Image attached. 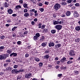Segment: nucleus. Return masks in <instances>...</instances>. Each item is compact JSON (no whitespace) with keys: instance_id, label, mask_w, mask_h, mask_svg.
<instances>
[{"instance_id":"57","label":"nucleus","mask_w":80,"mask_h":80,"mask_svg":"<svg viewBox=\"0 0 80 80\" xmlns=\"http://www.w3.org/2000/svg\"><path fill=\"white\" fill-rule=\"evenodd\" d=\"M68 64H69V63H71V61H69L67 63Z\"/></svg>"},{"instance_id":"42","label":"nucleus","mask_w":80,"mask_h":80,"mask_svg":"<svg viewBox=\"0 0 80 80\" xmlns=\"http://www.w3.org/2000/svg\"><path fill=\"white\" fill-rule=\"evenodd\" d=\"M40 11H41V12H42L43 11H44V9L43 8H41L40 9Z\"/></svg>"},{"instance_id":"22","label":"nucleus","mask_w":80,"mask_h":80,"mask_svg":"<svg viewBox=\"0 0 80 80\" xmlns=\"http://www.w3.org/2000/svg\"><path fill=\"white\" fill-rule=\"evenodd\" d=\"M36 37H37L38 38V37H40V34L39 33H37L36 34Z\"/></svg>"},{"instance_id":"40","label":"nucleus","mask_w":80,"mask_h":80,"mask_svg":"<svg viewBox=\"0 0 80 80\" xmlns=\"http://www.w3.org/2000/svg\"><path fill=\"white\" fill-rule=\"evenodd\" d=\"M31 24L32 25H35V22H34V21H32L31 22Z\"/></svg>"},{"instance_id":"46","label":"nucleus","mask_w":80,"mask_h":80,"mask_svg":"<svg viewBox=\"0 0 80 80\" xmlns=\"http://www.w3.org/2000/svg\"><path fill=\"white\" fill-rule=\"evenodd\" d=\"M43 5V4L42 3H39V6H40V7H42Z\"/></svg>"},{"instance_id":"61","label":"nucleus","mask_w":80,"mask_h":80,"mask_svg":"<svg viewBox=\"0 0 80 80\" xmlns=\"http://www.w3.org/2000/svg\"><path fill=\"white\" fill-rule=\"evenodd\" d=\"M38 15V13H36V14H35L34 16L35 17H37Z\"/></svg>"},{"instance_id":"31","label":"nucleus","mask_w":80,"mask_h":80,"mask_svg":"<svg viewBox=\"0 0 80 80\" xmlns=\"http://www.w3.org/2000/svg\"><path fill=\"white\" fill-rule=\"evenodd\" d=\"M17 43L18 45H20L22 43V42L20 41H19L17 42Z\"/></svg>"},{"instance_id":"17","label":"nucleus","mask_w":80,"mask_h":80,"mask_svg":"<svg viewBox=\"0 0 80 80\" xmlns=\"http://www.w3.org/2000/svg\"><path fill=\"white\" fill-rule=\"evenodd\" d=\"M42 47H45V46H47V42H43L41 45Z\"/></svg>"},{"instance_id":"55","label":"nucleus","mask_w":80,"mask_h":80,"mask_svg":"<svg viewBox=\"0 0 80 80\" xmlns=\"http://www.w3.org/2000/svg\"><path fill=\"white\" fill-rule=\"evenodd\" d=\"M44 39V38H41L40 39V41H43V39Z\"/></svg>"},{"instance_id":"4","label":"nucleus","mask_w":80,"mask_h":80,"mask_svg":"<svg viewBox=\"0 0 80 80\" xmlns=\"http://www.w3.org/2000/svg\"><path fill=\"white\" fill-rule=\"evenodd\" d=\"M30 77H32V74L31 73H27L25 75V78L28 79L30 78Z\"/></svg>"},{"instance_id":"6","label":"nucleus","mask_w":80,"mask_h":80,"mask_svg":"<svg viewBox=\"0 0 80 80\" xmlns=\"http://www.w3.org/2000/svg\"><path fill=\"white\" fill-rule=\"evenodd\" d=\"M74 17H78V12H75L73 13Z\"/></svg>"},{"instance_id":"34","label":"nucleus","mask_w":80,"mask_h":80,"mask_svg":"<svg viewBox=\"0 0 80 80\" xmlns=\"http://www.w3.org/2000/svg\"><path fill=\"white\" fill-rule=\"evenodd\" d=\"M49 50H46V51H45V53H49Z\"/></svg>"},{"instance_id":"28","label":"nucleus","mask_w":80,"mask_h":80,"mask_svg":"<svg viewBox=\"0 0 80 80\" xmlns=\"http://www.w3.org/2000/svg\"><path fill=\"white\" fill-rule=\"evenodd\" d=\"M35 60L36 62H38L40 60V59L39 58H35Z\"/></svg>"},{"instance_id":"38","label":"nucleus","mask_w":80,"mask_h":80,"mask_svg":"<svg viewBox=\"0 0 80 80\" xmlns=\"http://www.w3.org/2000/svg\"><path fill=\"white\" fill-rule=\"evenodd\" d=\"M1 39H4L5 38V36H2L1 37Z\"/></svg>"},{"instance_id":"10","label":"nucleus","mask_w":80,"mask_h":80,"mask_svg":"<svg viewBox=\"0 0 80 80\" xmlns=\"http://www.w3.org/2000/svg\"><path fill=\"white\" fill-rule=\"evenodd\" d=\"M8 12L9 14H12L13 13V11L11 9H8Z\"/></svg>"},{"instance_id":"3","label":"nucleus","mask_w":80,"mask_h":80,"mask_svg":"<svg viewBox=\"0 0 80 80\" xmlns=\"http://www.w3.org/2000/svg\"><path fill=\"white\" fill-rule=\"evenodd\" d=\"M62 26L61 25H57L55 26V28H56L58 30H60L62 29Z\"/></svg>"},{"instance_id":"21","label":"nucleus","mask_w":80,"mask_h":80,"mask_svg":"<svg viewBox=\"0 0 80 80\" xmlns=\"http://www.w3.org/2000/svg\"><path fill=\"white\" fill-rule=\"evenodd\" d=\"M61 5H67V3L65 2H63L61 3Z\"/></svg>"},{"instance_id":"60","label":"nucleus","mask_w":80,"mask_h":80,"mask_svg":"<svg viewBox=\"0 0 80 80\" xmlns=\"http://www.w3.org/2000/svg\"><path fill=\"white\" fill-rule=\"evenodd\" d=\"M24 35H26L27 34V31H25L24 32Z\"/></svg>"},{"instance_id":"25","label":"nucleus","mask_w":80,"mask_h":80,"mask_svg":"<svg viewBox=\"0 0 80 80\" xmlns=\"http://www.w3.org/2000/svg\"><path fill=\"white\" fill-rule=\"evenodd\" d=\"M48 58H49L48 55H46V56L44 57V58H46V59H48Z\"/></svg>"},{"instance_id":"8","label":"nucleus","mask_w":80,"mask_h":80,"mask_svg":"<svg viewBox=\"0 0 80 80\" xmlns=\"http://www.w3.org/2000/svg\"><path fill=\"white\" fill-rule=\"evenodd\" d=\"M17 55V53H15L14 52L12 53L10 55V57H12V56H13V57H16Z\"/></svg>"},{"instance_id":"16","label":"nucleus","mask_w":80,"mask_h":80,"mask_svg":"<svg viewBox=\"0 0 80 80\" xmlns=\"http://www.w3.org/2000/svg\"><path fill=\"white\" fill-rule=\"evenodd\" d=\"M27 6H28V5L27 3H25L23 4V6L25 8H28Z\"/></svg>"},{"instance_id":"32","label":"nucleus","mask_w":80,"mask_h":80,"mask_svg":"<svg viewBox=\"0 0 80 80\" xmlns=\"http://www.w3.org/2000/svg\"><path fill=\"white\" fill-rule=\"evenodd\" d=\"M80 6V4L78 3H76L75 4V6H76V7H78Z\"/></svg>"},{"instance_id":"54","label":"nucleus","mask_w":80,"mask_h":80,"mask_svg":"<svg viewBox=\"0 0 80 80\" xmlns=\"http://www.w3.org/2000/svg\"><path fill=\"white\" fill-rule=\"evenodd\" d=\"M37 20H38V19L37 18H36L34 19V22H37Z\"/></svg>"},{"instance_id":"5","label":"nucleus","mask_w":80,"mask_h":80,"mask_svg":"<svg viewBox=\"0 0 80 80\" xmlns=\"http://www.w3.org/2000/svg\"><path fill=\"white\" fill-rule=\"evenodd\" d=\"M74 52L73 50L69 52V55H70L72 57H73V56H75V53H74Z\"/></svg>"},{"instance_id":"59","label":"nucleus","mask_w":80,"mask_h":80,"mask_svg":"<svg viewBox=\"0 0 80 80\" xmlns=\"http://www.w3.org/2000/svg\"><path fill=\"white\" fill-rule=\"evenodd\" d=\"M6 62H10V60L9 59L6 61Z\"/></svg>"},{"instance_id":"53","label":"nucleus","mask_w":80,"mask_h":80,"mask_svg":"<svg viewBox=\"0 0 80 80\" xmlns=\"http://www.w3.org/2000/svg\"><path fill=\"white\" fill-rule=\"evenodd\" d=\"M17 15V14H13L12 15V16H13V17H16Z\"/></svg>"},{"instance_id":"27","label":"nucleus","mask_w":80,"mask_h":80,"mask_svg":"<svg viewBox=\"0 0 80 80\" xmlns=\"http://www.w3.org/2000/svg\"><path fill=\"white\" fill-rule=\"evenodd\" d=\"M73 1V0H68L67 1V2L68 3H72V2Z\"/></svg>"},{"instance_id":"23","label":"nucleus","mask_w":80,"mask_h":80,"mask_svg":"<svg viewBox=\"0 0 80 80\" xmlns=\"http://www.w3.org/2000/svg\"><path fill=\"white\" fill-rule=\"evenodd\" d=\"M51 32L52 33L54 34L56 32V31L55 30H51Z\"/></svg>"},{"instance_id":"19","label":"nucleus","mask_w":80,"mask_h":80,"mask_svg":"<svg viewBox=\"0 0 80 80\" xmlns=\"http://www.w3.org/2000/svg\"><path fill=\"white\" fill-rule=\"evenodd\" d=\"M66 60V58H63L61 60V62H65V60Z\"/></svg>"},{"instance_id":"26","label":"nucleus","mask_w":80,"mask_h":80,"mask_svg":"<svg viewBox=\"0 0 80 80\" xmlns=\"http://www.w3.org/2000/svg\"><path fill=\"white\" fill-rule=\"evenodd\" d=\"M42 24L41 23H39L38 24L39 28H42V27L41 26H42Z\"/></svg>"},{"instance_id":"62","label":"nucleus","mask_w":80,"mask_h":80,"mask_svg":"<svg viewBox=\"0 0 80 80\" xmlns=\"http://www.w3.org/2000/svg\"><path fill=\"white\" fill-rule=\"evenodd\" d=\"M24 72V69H21L20 70V72Z\"/></svg>"},{"instance_id":"50","label":"nucleus","mask_w":80,"mask_h":80,"mask_svg":"<svg viewBox=\"0 0 80 80\" xmlns=\"http://www.w3.org/2000/svg\"><path fill=\"white\" fill-rule=\"evenodd\" d=\"M21 77H20V76L18 77V78H17V80H20L21 79Z\"/></svg>"},{"instance_id":"9","label":"nucleus","mask_w":80,"mask_h":80,"mask_svg":"<svg viewBox=\"0 0 80 80\" xmlns=\"http://www.w3.org/2000/svg\"><path fill=\"white\" fill-rule=\"evenodd\" d=\"M61 45H61L60 44H57L55 45V48H60V47H61Z\"/></svg>"},{"instance_id":"63","label":"nucleus","mask_w":80,"mask_h":80,"mask_svg":"<svg viewBox=\"0 0 80 80\" xmlns=\"http://www.w3.org/2000/svg\"><path fill=\"white\" fill-rule=\"evenodd\" d=\"M6 27H9L10 26V25L8 24H6Z\"/></svg>"},{"instance_id":"39","label":"nucleus","mask_w":80,"mask_h":80,"mask_svg":"<svg viewBox=\"0 0 80 80\" xmlns=\"http://www.w3.org/2000/svg\"><path fill=\"white\" fill-rule=\"evenodd\" d=\"M18 67V65H15L13 67L14 68H17Z\"/></svg>"},{"instance_id":"24","label":"nucleus","mask_w":80,"mask_h":80,"mask_svg":"<svg viewBox=\"0 0 80 80\" xmlns=\"http://www.w3.org/2000/svg\"><path fill=\"white\" fill-rule=\"evenodd\" d=\"M34 40H38V38L37 37H36V36H34Z\"/></svg>"},{"instance_id":"51","label":"nucleus","mask_w":80,"mask_h":80,"mask_svg":"<svg viewBox=\"0 0 80 80\" xmlns=\"http://www.w3.org/2000/svg\"><path fill=\"white\" fill-rule=\"evenodd\" d=\"M79 38H77V39L75 40V41H77L76 42H79Z\"/></svg>"},{"instance_id":"20","label":"nucleus","mask_w":80,"mask_h":80,"mask_svg":"<svg viewBox=\"0 0 80 80\" xmlns=\"http://www.w3.org/2000/svg\"><path fill=\"white\" fill-rule=\"evenodd\" d=\"M24 16L26 17H28V16H29V14L28 13H25L24 14Z\"/></svg>"},{"instance_id":"52","label":"nucleus","mask_w":80,"mask_h":80,"mask_svg":"<svg viewBox=\"0 0 80 80\" xmlns=\"http://www.w3.org/2000/svg\"><path fill=\"white\" fill-rule=\"evenodd\" d=\"M7 65H8V63H6V64H4V67H7Z\"/></svg>"},{"instance_id":"43","label":"nucleus","mask_w":80,"mask_h":80,"mask_svg":"<svg viewBox=\"0 0 80 80\" xmlns=\"http://www.w3.org/2000/svg\"><path fill=\"white\" fill-rule=\"evenodd\" d=\"M39 66H42V65H43V63L42 62L39 63Z\"/></svg>"},{"instance_id":"56","label":"nucleus","mask_w":80,"mask_h":80,"mask_svg":"<svg viewBox=\"0 0 80 80\" xmlns=\"http://www.w3.org/2000/svg\"><path fill=\"white\" fill-rule=\"evenodd\" d=\"M18 72V70L17 69H15L14 73H17Z\"/></svg>"},{"instance_id":"36","label":"nucleus","mask_w":80,"mask_h":80,"mask_svg":"<svg viewBox=\"0 0 80 80\" xmlns=\"http://www.w3.org/2000/svg\"><path fill=\"white\" fill-rule=\"evenodd\" d=\"M8 70H9V71H11L12 70V68L9 67L8 68Z\"/></svg>"},{"instance_id":"11","label":"nucleus","mask_w":80,"mask_h":80,"mask_svg":"<svg viewBox=\"0 0 80 80\" xmlns=\"http://www.w3.org/2000/svg\"><path fill=\"white\" fill-rule=\"evenodd\" d=\"M66 15L67 16H70L71 15V12L70 11H68L66 12Z\"/></svg>"},{"instance_id":"15","label":"nucleus","mask_w":80,"mask_h":80,"mask_svg":"<svg viewBox=\"0 0 80 80\" xmlns=\"http://www.w3.org/2000/svg\"><path fill=\"white\" fill-rule=\"evenodd\" d=\"M75 29L76 30H77V31H78V30H80V26H78L76 27L75 28Z\"/></svg>"},{"instance_id":"14","label":"nucleus","mask_w":80,"mask_h":80,"mask_svg":"<svg viewBox=\"0 0 80 80\" xmlns=\"http://www.w3.org/2000/svg\"><path fill=\"white\" fill-rule=\"evenodd\" d=\"M4 57V59L7 58V57H9V54H3Z\"/></svg>"},{"instance_id":"2","label":"nucleus","mask_w":80,"mask_h":80,"mask_svg":"<svg viewBox=\"0 0 80 80\" xmlns=\"http://www.w3.org/2000/svg\"><path fill=\"white\" fill-rule=\"evenodd\" d=\"M58 20H59V19H58L57 21H54V25H57V24H62V23H63V21H59Z\"/></svg>"},{"instance_id":"48","label":"nucleus","mask_w":80,"mask_h":80,"mask_svg":"<svg viewBox=\"0 0 80 80\" xmlns=\"http://www.w3.org/2000/svg\"><path fill=\"white\" fill-rule=\"evenodd\" d=\"M47 32V29H44V33H46Z\"/></svg>"},{"instance_id":"37","label":"nucleus","mask_w":80,"mask_h":80,"mask_svg":"<svg viewBox=\"0 0 80 80\" xmlns=\"http://www.w3.org/2000/svg\"><path fill=\"white\" fill-rule=\"evenodd\" d=\"M30 1H31V2H32V3H34L35 4V3H36V2H35V1H34L33 0H30Z\"/></svg>"},{"instance_id":"35","label":"nucleus","mask_w":80,"mask_h":80,"mask_svg":"<svg viewBox=\"0 0 80 80\" xmlns=\"http://www.w3.org/2000/svg\"><path fill=\"white\" fill-rule=\"evenodd\" d=\"M45 25H43L42 26V29H44V28H45Z\"/></svg>"},{"instance_id":"18","label":"nucleus","mask_w":80,"mask_h":80,"mask_svg":"<svg viewBox=\"0 0 80 80\" xmlns=\"http://www.w3.org/2000/svg\"><path fill=\"white\" fill-rule=\"evenodd\" d=\"M16 8H17V9H18V8H22V7L20 5H19L15 7Z\"/></svg>"},{"instance_id":"49","label":"nucleus","mask_w":80,"mask_h":80,"mask_svg":"<svg viewBox=\"0 0 80 80\" xmlns=\"http://www.w3.org/2000/svg\"><path fill=\"white\" fill-rule=\"evenodd\" d=\"M29 55L28 54V53H27L26 55H25V57H29Z\"/></svg>"},{"instance_id":"47","label":"nucleus","mask_w":80,"mask_h":80,"mask_svg":"<svg viewBox=\"0 0 80 80\" xmlns=\"http://www.w3.org/2000/svg\"><path fill=\"white\" fill-rule=\"evenodd\" d=\"M19 3H20L21 4L23 3V0H19Z\"/></svg>"},{"instance_id":"45","label":"nucleus","mask_w":80,"mask_h":80,"mask_svg":"<svg viewBox=\"0 0 80 80\" xmlns=\"http://www.w3.org/2000/svg\"><path fill=\"white\" fill-rule=\"evenodd\" d=\"M45 5H48V4H49V2H45Z\"/></svg>"},{"instance_id":"44","label":"nucleus","mask_w":80,"mask_h":80,"mask_svg":"<svg viewBox=\"0 0 80 80\" xmlns=\"http://www.w3.org/2000/svg\"><path fill=\"white\" fill-rule=\"evenodd\" d=\"M62 74H60L58 75V77H62Z\"/></svg>"},{"instance_id":"12","label":"nucleus","mask_w":80,"mask_h":80,"mask_svg":"<svg viewBox=\"0 0 80 80\" xmlns=\"http://www.w3.org/2000/svg\"><path fill=\"white\" fill-rule=\"evenodd\" d=\"M7 52L9 53V54H10V53H12V49H9L7 50Z\"/></svg>"},{"instance_id":"64","label":"nucleus","mask_w":80,"mask_h":80,"mask_svg":"<svg viewBox=\"0 0 80 80\" xmlns=\"http://www.w3.org/2000/svg\"><path fill=\"white\" fill-rule=\"evenodd\" d=\"M32 80H37V78H34L32 79Z\"/></svg>"},{"instance_id":"1","label":"nucleus","mask_w":80,"mask_h":80,"mask_svg":"<svg viewBox=\"0 0 80 80\" xmlns=\"http://www.w3.org/2000/svg\"><path fill=\"white\" fill-rule=\"evenodd\" d=\"M60 7H61V5L58 3H56L54 6V9L56 11L58 10Z\"/></svg>"},{"instance_id":"41","label":"nucleus","mask_w":80,"mask_h":80,"mask_svg":"<svg viewBox=\"0 0 80 80\" xmlns=\"http://www.w3.org/2000/svg\"><path fill=\"white\" fill-rule=\"evenodd\" d=\"M4 48H5V47H4V46H1L0 47V49H3Z\"/></svg>"},{"instance_id":"7","label":"nucleus","mask_w":80,"mask_h":80,"mask_svg":"<svg viewBox=\"0 0 80 80\" xmlns=\"http://www.w3.org/2000/svg\"><path fill=\"white\" fill-rule=\"evenodd\" d=\"M55 45V44H54V43L53 42H50L49 43V47H53Z\"/></svg>"},{"instance_id":"29","label":"nucleus","mask_w":80,"mask_h":80,"mask_svg":"<svg viewBox=\"0 0 80 80\" xmlns=\"http://www.w3.org/2000/svg\"><path fill=\"white\" fill-rule=\"evenodd\" d=\"M7 22H9V23H11L12 22V21L10 19H8L7 21Z\"/></svg>"},{"instance_id":"13","label":"nucleus","mask_w":80,"mask_h":80,"mask_svg":"<svg viewBox=\"0 0 80 80\" xmlns=\"http://www.w3.org/2000/svg\"><path fill=\"white\" fill-rule=\"evenodd\" d=\"M3 59H5L4 55H0V60H3Z\"/></svg>"},{"instance_id":"33","label":"nucleus","mask_w":80,"mask_h":80,"mask_svg":"<svg viewBox=\"0 0 80 80\" xmlns=\"http://www.w3.org/2000/svg\"><path fill=\"white\" fill-rule=\"evenodd\" d=\"M11 72L12 73V74H14V73H15V69L12 70Z\"/></svg>"},{"instance_id":"30","label":"nucleus","mask_w":80,"mask_h":80,"mask_svg":"<svg viewBox=\"0 0 80 80\" xmlns=\"http://www.w3.org/2000/svg\"><path fill=\"white\" fill-rule=\"evenodd\" d=\"M28 12V10H27V9H24V10L23 11V12L24 13H26V12Z\"/></svg>"},{"instance_id":"58","label":"nucleus","mask_w":80,"mask_h":80,"mask_svg":"<svg viewBox=\"0 0 80 80\" xmlns=\"http://www.w3.org/2000/svg\"><path fill=\"white\" fill-rule=\"evenodd\" d=\"M4 75V73L1 72L0 73V75Z\"/></svg>"}]
</instances>
